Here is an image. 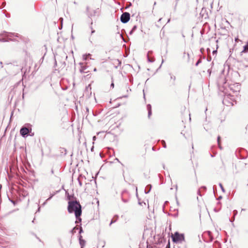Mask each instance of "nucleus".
I'll list each match as a JSON object with an SVG mask.
<instances>
[{
  "mask_svg": "<svg viewBox=\"0 0 248 248\" xmlns=\"http://www.w3.org/2000/svg\"><path fill=\"white\" fill-rule=\"evenodd\" d=\"M155 226L153 224H152L151 226L150 224H148V225H146L144 231L148 232H153L155 231Z\"/></svg>",
  "mask_w": 248,
  "mask_h": 248,
  "instance_id": "nucleus-7",
  "label": "nucleus"
},
{
  "mask_svg": "<svg viewBox=\"0 0 248 248\" xmlns=\"http://www.w3.org/2000/svg\"><path fill=\"white\" fill-rule=\"evenodd\" d=\"M131 6V3H129L128 5L126 6V8H128V7H129Z\"/></svg>",
  "mask_w": 248,
  "mask_h": 248,
  "instance_id": "nucleus-27",
  "label": "nucleus"
},
{
  "mask_svg": "<svg viewBox=\"0 0 248 248\" xmlns=\"http://www.w3.org/2000/svg\"><path fill=\"white\" fill-rule=\"evenodd\" d=\"M150 53H152V51H149L148 52V54H147V57H148V62H153L154 61V59H151V58H149V54Z\"/></svg>",
  "mask_w": 248,
  "mask_h": 248,
  "instance_id": "nucleus-13",
  "label": "nucleus"
},
{
  "mask_svg": "<svg viewBox=\"0 0 248 248\" xmlns=\"http://www.w3.org/2000/svg\"><path fill=\"white\" fill-rule=\"evenodd\" d=\"M208 232V233H210V232H210V231H207V232Z\"/></svg>",
  "mask_w": 248,
  "mask_h": 248,
  "instance_id": "nucleus-35",
  "label": "nucleus"
},
{
  "mask_svg": "<svg viewBox=\"0 0 248 248\" xmlns=\"http://www.w3.org/2000/svg\"><path fill=\"white\" fill-rule=\"evenodd\" d=\"M78 231L79 233L82 232L83 230L82 228L81 227H78V226L74 227L73 229L71 230V232H76Z\"/></svg>",
  "mask_w": 248,
  "mask_h": 248,
  "instance_id": "nucleus-8",
  "label": "nucleus"
},
{
  "mask_svg": "<svg viewBox=\"0 0 248 248\" xmlns=\"http://www.w3.org/2000/svg\"><path fill=\"white\" fill-rule=\"evenodd\" d=\"M55 64L56 65L57 64V62L56 61H55Z\"/></svg>",
  "mask_w": 248,
  "mask_h": 248,
  "instance_id": "nucleus-43",
  "label": "nucleus"
},
{
  "mask_svg": "<svg viewBox=\"0 0 248 248\" xmlns=\"http://www.w3.org/2000/svg\"><path fill=\"white\" fill-rule=\"evenodd\" d=\"M20 134L23 137H25L27 136L29 133V129L27 127H22L20 130Z\"/></svg>",
  "mask_w": 248,
  "mask_h": 248,
  "instance_id": "nucleus-6",
  "label": "nucleus"
},
{
  "mask_svg": "<svg viewBox=\"0 0 248 248\" xmlns=\"http://www.w3.org/2000/svg\"><path fill=\"white\" fill-rule=\"evenodd\" d=\"M4 33H5V34H4L3 33H1V34H0V36H4L6 37H7L9 41H15V39H13V37H19V35L17 33L7 32L5 31H4Z\"/></svg>",
  "mask_w": 248,
  "mask_h": 248,
  "instance_id": "nucleus-3",
  "label": "nucleus"
},
{
  "mask_svg": "<svg viewBox=\"0 0 248 248\" xmlns=\"http://www.w3.org/2000/svg\"><path fill=\"white\" fill-rule=\"evenodd\" d=\"M116 160H117L118 161H119V160L118 158H116Z\"/></svg>",
  "mask_w": 248,
  "mask_h": 248,
  "instance_id": "nucleus-42",
  "label": "nucleus"
},
{
  "mask_svg": "<svg viewBox=\"0 0 248 248\" xmlns=\"http://www.w3.org/2000/svg\"><path fill=\"white\" fill-rule=\"evenodd\" d=\"M111 87H112V88H113V87H114V83H112L111 84Z\"/></svg>",
  "mask_w": 248,
  "mask_h": 248,
  "instance_id": "nucleus-31",
  "label": "nucleus"
},
{
  "mask_svg": "<svg viewBox=\"0 0 248 248\" xmlns=\"http://www.w3.org/2000/svg\"><path fill=\"white\" fill-rule=\"evenodd\" d=\"M208 234L209 236L210 237V236H211V233H208Z\"/></svg>",
  "mask_w": 248,
  "mask_h": 248,
  "instance_id": "nucleus-36",
  "label": "nucleus"
},
{
  "mask_svg": "<svg viewBox=\"0 0 248 248\" xmlns=\"http://www.w3.org/2000/svg\"><path fill=\"white\" fill-rule=\"evenodd\" d=\"M230 89L233 93H237L241 90V85L238 83H235L230 85Z\"/></svg>",
  "mask_w": 248,
  "mask_h": 248,
  "instance_id": "nucleus-4",
  "label": "nucleus"
},
{
  "mask_svg": "<svg viewBox=\"0 0 248 248\" xmlns=\"http://www.w3.org/2000/svg\"><path fill=\"white\" fill-rule=\"evenodd\" d=\"M11 202H12L13 203H15V202H14L13 201H11Z\"/></svg>",
  "mask_w": 248,
  "mask_h": 248,
  "instance_id": "nucleus-41",
  "label": "nucleus"
},
{
  "mask_svg": "<svg viewBox=\"0 0 248 248\" xmlns=\"http://www.w3.org/2000/svg\"><path fill=\"white\" fill-rule=\"evenodd\" d=\"M247 51H248V42L247 45L244 46V49L243 51L241 52V55L243 53H245Z\"/></svg>",
  "mask_w": 248,
  "mask_h": 248,
  "instance_id": "nucleus-12",
  "label": "nucleus"
},
{
  "mask_svg": "<svg viewBox=\"0 0 248 248\" xmlns=\"http://www.w3.org/2000/svg\"><path fill=\"white\" fill-rule=\"evenodd\" d=\"M219 186H220L222 191L224 193L225 192V189L224 188L222 185L221 183H219Z\"/></svg>",
  "mask_w": 248,
  "mask_h": 248,
  "instance_id": "nucleus-17",
  "label": "nucleus"
},
{
  "mask_svg": "<svg viewBox=\"0 0 248 248\" xmlns=\"http://www.w3.org/2000/svg\"><path fill=\"white\" fill-rule=\"evenodd\" d=\"M46 201L43 203V205H45L46 203Z\"/></svg>",
  "mask_w": 248,
  "mask_h": 248,
  "instance_id": "nucleus-39",
  "label": "nucleus"
},
{
  "mask_svg": "<svg viewBox=\"0 0 248 248\" xmlns=\"http://www.w3.org/2000/svg\"><path fill=\"white\" fill-rule=\"evenodd\" d=\"M123 97H127V95H124L123 96Z\"/></svg>",
  "mask_w": 248,
  "mask_h": 248,
  "instance_id": "nucleus-33",
  "label": "nucleus"
},
{
  "mask_svg": "<svg viewBox=\"0 0 248 248\" xmlns=\"http://www.w3.org/2000/svg\"><path fill=\"white\" fill-rule=\"evenodd\" d=\"M91 29H92L91 33H92V34H93V33H94L95 32V31L94 30H93L92 28H91Z\"/></svg>",
  "mask_w": 248,
  "mask_h": 248,
  "instance_id": "nucleus-28",
  "label": "nucleus"
},
{
  "mask_svg": "<svg viewBox=\"0 0 248 248\" xmlns=\"http://www.w3.org/2000/svg\"><path fill=\"white\" fill-rule=\"evenodd\" d=\"M171 238L174 243H182L184 240V236L183 233H171Z\"/></svg>",
  "mask_w": 248,
  "mask_h": 248,
  "instance_id": "nucleus-2",
  "label": "nucleus"
},
{
  "mask_svg": "<svg viewBox=\"0 0 248 248\" xmlns=\"http://www.w3.org/2000/svg\"><path fill=\"white\" fill-rule=\"evenodd\" d=\"M81 248H83V247H81Z\"/></svg>",
  "mask_w": 248,
  "mask_h": 248,
  "instance_id": "nucleus-44",
  "label": "nucleus"
},
{
  "mask_svg": "<svg viewBox=\"0 0 248 248\" xmlns=\"http://www.w3.org/2000/svg\"><path fill=\"white\" fill-rule=\"evenodd\" d=\"M147 109L148 110V117L149 118L152 115V108L151 105L148 104L147 105Z\"/></svg>",
  "mask_w": 248,
  "mask_h": 248,
  "instance_id": "nucleus-10",
  "label": "nucleus"
},
{
  "mask_svg": "<svg viewBox=\"0 0 248 248\" xmlns=\"http://www.w3.org/2000/svg\"><path fill=\"white\" fill-rule=\"evenodd\" d=\"M91 56L90 54H85L83 55V59L84 61H86L87 58Z\"/></svg>",
  "mask_w": 248,
  "mask_h": 248,
  "instance_id": "nucleus-14",
  "label": "nucleus"
},
{
  "mask_svg": "<svg viewBox=\"0 0 248 248\" xmlns=\"http://www.w3.org/2000/svg\"><path fill=\"white\" fill-rule=\"evenodd\" d=\"M239 41H240V40H239V39H238V37H236V38H235V41L236 42H238Z\"/></svg>",
  "mask_w": 248,
  "mask_h": 248,
  "instance_id": "nucleus-26",
  "label": "nucleus"
},
{
  "mask_svg": "<svg viewBox=\"0 0 248 248\" xmlns=\"http://www.w3.org/2000/svg\"><path fill=\"white\" fill-rule=\"evenodd\" d=\"M202 62V61L201 59H199L197 62L196 63V66H198L201 62Z\"/></svg>",
  "mask_w": 248,
  "mask_h": 248,
  "instance_id": "nucleus-22",
  "label": "nucleus"
},
{
  "mask_svg": "<svg viewBox=\"0 0 248 248\" xmlns=\"http://www.w3.org/2000/svg\"><path fill=\"white\" fill-rule=\"evenodd\" d=\"M94 71H96V69L95 68L93 70Z\"/></svg>",
  "mask_w": 248,
  "mask_h": 248,
  "instance_id": "nucleus-37",
  "label": "nucleus"
},
{
  "mask_svg": "<svg viewBox=\"0 0 248 248\" xmlns=\"http://www.w3.org/2000/svg\"><path fill=\"white\" fill-rule=\"evenodd\" d=\"M130 15L128 12L123 13L120 17L121 21L123 23H126L130 20Z\"/></svg>",
  "mask_w": 248,
  "mask_h": 248,
  "instance_id": "nucleus-5",
  "label": "nucleus"
},
{
  "mask_svg": "<svg viewBox=\"0 0 248 248\" xmlns=\"http://www.w3.org/2000/svg\"><path fill=\"white\" fill-rule=\"evenodd\" d=\"M9 41L8 39H6L5 38H0V42H8Z\"/></svg>",
  "mask_w": 248,
  "mask_h": 248,
  "instance_id": "nucleus-16",
  "label": "nucleus"
},
{
  "mask_svg": "<svg viewBox=\"0 0 248 248\" xmlns=\"http://www.w3.org/2000/svg\"><path fill=\"white\" fill-rule=\"evenodd\" d=\"M78 182H79V184L80 185V186H82V183L81 182L78 180Z\"/></svg>",
  "mask_w": 248,
  "mask_h": 248,
  "instance_id": "nucleus-29",
  "label": "nucleus"
},
{
  "mask_svg": "<svg viewBox=\"0 0 248 248\" xmlns=\"http://www.w3.org/2000/svg\"><path fill=\"white\" fill-rule=\"evenodd\" d=\"M93 140H96V137L95 136H93Z\"/></svg>",
  "mask_w": 248,
  "mask_h": 248,
  "instance_id": "nucleus-30",
  "label": "nucleus"
},
{
  "mask_svg": "<svg viewBox=\"0 0 248 248\" xmlns=\"http://www.w3.org/2000/svg\"><path fill=\"white\" fill-rule=\"evenodd\" d=\"M136 29H137V26H134L133 27V28H132V30L130 31V34H132V32H133V31H134Z\"/></svg>",
  "mask_w": 248,
  "mask_h": 248,
  "instance_id": "nucleus-19",
  "label": "nucleus"
},
{
  "mask_svg": "<svg viewBox=\"0 0 248 248\" xmlns=\"http://www.w3.org/2000/svg\"><path fill=\"white\" fill-rule=\"evenodd\" d=\"M56 194V193H54L53 194H51L50 195V197L49 198H48L47 200H46V201L49 200L50 199H51L54 196V195Z\"/></svg>",
  "mask_w": 248,
  "mask_h": 248,
  "instance_id": "nucleus-20",
  "label": "nucleus"
},
{
  "mask_svg": "<svg viewBox=\"0 0 248 248\" xmlns=\"http://www.w3.org/2000/svg\"><path fill=\"white\" fill-rule=\"evenodd\" d=\"M170 79L172 80V81H173V83H173V84H175L174 81L175 80L176 78L173 75H171V74H170Z\"/></svg>",
  "mask_w": 248,
  "mask_h": 248,
  "instance_id": "nucleus-15",
  "label": "nucleus"
},
{
  "mask_svg": "<svg viewBox=\"0 0 248 248\" xmlns=\"http://www.w3.org/2000/svg\"><path fill=\"white\" fill-rule=\"evenodd\" d=\"M79 244L81 247H84L86 244V241L82 239V236L79 235L78 236Z\"/></svg>",
  "mask_w": 248,
  "mask_h": 248,
  "instance_id": "nucleus-9",
  "label": "nucleus"
},
{
  "mask_svg": "<svg viewBox=\"0 0 248 248\" xmlns=\"http://www.w3.org/2000/svg\"><path fill=\"white\" fill-rule=\"evenodd\" d=\"M116 220H114V219H112L110 224H109V225H110L111 224L113 223L114 222H115L116 221Z\"/></svg>",
  "mask_w": 248,
  "mask_h": 248,
  "instance_id": "nucleus-25",
  "label": "nucleus"
},
{
  "mask_svg": "<svg viewBox=\"0 0 248 248\" xmlns=\"http://www.w3.org/2000/svg\"><path fill=\"white\" fill-rule=\"evenodd\" d=\"M222 198V197L221 196H220L219 198H218V199H220Z\"/></svg>",
  "mask_w": 248,
  "mask_h": 248,
  "instance_id": "nucleus-38",
  "label": "nucleus"
},
{
  "mask_svg": "<svg viewBox=\"0 0 248 248\" xmlns=\"http://www.w3.org/2000/svg\"><path fill=\"white\" fill-rule=\"evenodd\" d=\"M0 64L1 65V67H2L3 66H2V62H0Z\"/></svg>",
  "mask_w": 248,
  "mask_h": 248,
  "instance_id": "nucleus-32",
  "label": "nucleus"
},
{
  "mask_svg": "<svg viewBox=\"0 0 248 248\" xmlns=\"http://www.w3.org/2000/svg\"><path fill=\"white\" fill-rule=\"evenodd\" d=\"M68 211L70 213H74L77 220L80 222V216L82 213L81 206L77 201H71L68 202Z\"/></svg>",
  "mask_w": 248,
  "mask_h": 248,
  "instance_id": "nucleus-1",
  "label": "nucleus"
},
{
  "mask_svg": "<svg viewBox=\"0 0 248 248\" xmlns=\"http://www.w3.org/2000/svg\"><path fill=\"white\" fill-rule=\"evenodd\" d=\"M151 188H152V186L151 185H148L146 186L145 189V193L146 194H147L148 193L150 192L151 189Z\"/></svg>",
  "mask_w": 248,
  "mask_h": 248,
  "instance_id": "nucleus-11",
  "label": "nucleus"
},
{
  "mask_svg": "<svg viewBox=\"0 0 248 248\" xmlns=\"http://www.w3.org/2000/svg\"><path fill=\"white\" fill-rule=\"evenodd\" d=\"M93 147L92 148L91 150H92V151H93Z\"/></svg>",
  "mask_w": 248,
  "mask_h": 248,
  "instance_id": "nucleus-40",
  "label": "nucleus"
},
{
  "mask_svg": "<svg viewBox=\"0 0 248 248\" xmlns=\"http://www.w3.org/2000/svg\"><path fill=\"white\" fill-rule=\"evenodd\" d=\"M220 137L219 136H218V137H217V142H218V144L219 145L220 144Z\"/></svg>",
  "mask_w": 248,
  "mask_h": 248,
  "instance_id": "nucleus-23",
  "label": "nucleus"
},
{
  "mask_svg": "<svg viewBox=\"0 0 248 248\" xmlns=\"http://www.w3.org/2000/svg\"><path fill=\"white\" fill-rule=\"evenodd\" d=\"M161 143H162V144L163 145V147L164 148H166V144L165 141L164 140H162L161 141Z\"/></svg>",
  "mask_w": 248,
  "mask_h": 248,
  "instance_id": "nucleus-21",
  "label": "nucleus"
},
{
  "mask_svg": "<svg viewBox=\"0 0 248 248\" xmlns=\"http://www.w3.org/2000/svg\"><path fill=\"white\" fill-rule=\"evenodd\" d=\"M40 207L38 208L37 211L39 212L40 211Z\"/></svg>",
  "mask_w": 248,
  "mask_h": 248,
  "instance_id": "nucleus-34",
  "label": "nucleus"
},
{
  "mask_svg": "<svg viewBox=\"0 0 248 248\" xmlns=\"http://www.w3.org/2000/svg\"><path fill=\"white\" fill-rule=\"evenodd\" d=\"M84 70H85V68L84 67H82L81 69L80 70L81 72H84Z\"/></svg>",
  "mask_w": 248,
  "mask_h": 248,
  "instance_id": "nucleus-24",
  "label": "nucleus"
},
{
  "mask_svg": "<svg viewBox=\"0 0 248 248\" xmlns=\"http://www.w3.org/2000/svg\"><path fill=\"white\" fill-rule=\"evenodd\" d=\"M61 152L62 153H63L64 155H65L66 154V150L65 148H61Z\"/></svg>",
  "mask_w": 248,
  "mask_h": 248,
  "instance_id": "nucleus-18",
  "label": "nucleus"
}]
</instances>
